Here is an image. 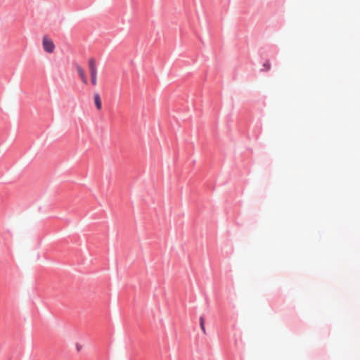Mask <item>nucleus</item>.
<instances>
[{"mask_svg":"<svg viewBox=\"0 0 360 360\" xmlns=\"http://www.w3.org/2000/svg\"><path fill=\"white\" fill-rule=\"evenodd\" d=\"M200 328H201L202 333L204 334H206V329H205V320L202 316L200 317Z\"/></svg>","mask_w":360,"mask_h":360,"instance_id":"39448f33","label":"nucleus"},{"mask_svg":"<svg viewBox=\"0 0 360 360\" xmlns=\"http://www.w3.org/2000/svg\"><path fill=\"white\" fill-rule=\"evenodd\" d=\"M88 66L91 76V84L94 86H96L98 84V69L96 59L94 58H90L88 60Z\"/></svg>","mask_w":360,"mask_h":360,"instance_id":"f257e3e1","label":"nucleus"},{"mask_svg":"<svg viewBox=\"0 0 360 360\" xmlns=\"http://www.w3.org/2000/svg\"><path fill=\"white\" fill-rule=\"evenodd\" d=\"M75 68H76V70H77L82 83L84 84H87L88 80H87V78H86V76L85 75V72H84V70L83 69V68L79 64H76Z\"/></svg>","mask_w":360,"mask_h":360,"instance_id":"7ed1b4c3","label":"nucleus"},{"mask_svg":"<svg viewBox=\"0 0 360 360\" xmlns=\"http://www.w3.org/2000/svg\"><path fill=\"white\" fill-rule=\"evenodd\" d=\"M263 67H264V69H263L264 70H269L271 68V65H270L269 62L267 61L264 63Z\"/></svg>","mask_w":360,"mask_h":360,"instance_id":"423d86ee","label":"nucleus"},{"mask_svg":"<svg viewBox=\"0 0 360 360\" xmlns=\"http://www.w3.org/2000/svg\"><path fill=\"white\" fill-rule=\"evenodd\" d=\"M94 99L96 108L98 110H101L102 108V103L101 97L98 93L94 94Z\"/></svg>","mask_w":360,"mask_h":360,"instance_id":"20e7f679","label":"nucleus"},{"mask_svg":"<svg viewBox=\"0 0 360 360\" xmlns=\"http://www.w3.org/2000/svg\"><path fill=\"white\" fill-rule=\"evenodd\" d=\"M42 45L44 50L49 53H53L55 49L53 41L46 35L43 37Z\"/></svg>","mask_w":360,"mask_h":360,"instance_id":"f03ea898","label":"nucleus"}]
</instances>
